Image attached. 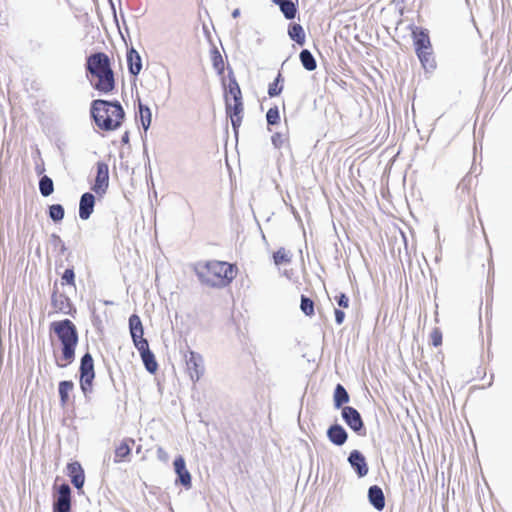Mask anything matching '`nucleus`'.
Masks as SVG:
<instances>
[{
  "mask_svg": "<svg viewBox=\"0 0 512 512\" xmlns=\"http://www.w3.org/2000/svg\"><path fill=\"white\" fill-rule=\"evenodd\" d=\"M49 216L54 221H61L64 218V208L60 204L49 207Z\"/></svg>",
  "mask_w": 512,
  "mask_h": 512,
  "instance_id": "36",
  "label": "nucleus"
},
{
  "mask_svg": "<svg viewBox=\"0 0 512 512\" xmlns=\"http://www.w3.org/2000/svg\"><path fill=\"white\" fill-rule=\"evenodd\" d=\"M273 2L280 7L281 12L287 19L295 17L297 9L293 2L290 0H273Z\"/></svg>",
  "mask_w": 512,
  "mask_h": 512,
  "instance_id": "27",
  "label": "nucleus"
},
{
  "mask_svg": "<svg viewBox=\"0 0 512 512\" xmlns=\"http://www.w3.org/2000/svg\"><path fill=\"white\" fill-rule=\"evenodd\" d=\"M95 205V197L93 194L87 192L81 196L79 204V216L81 219L86 220L93 213Z\"/></svg>",
  "mask_w": 512,
  "mask_h": 512,
  "instance_id": "17",
  "label": "nucleus"
},
{
  "mask_svg": "<svg viewBox=\"0 0 512 512\" xmlns=\"http://www.w3.org/2000/svg\"><path fill=\"white\" fill-rule=\"evenodd\" d=\"M472 180L473 178L471 176L464 177L458 184L457 189L460 190L462 193L467 192L469 194Z\"/></svg>",
  "mask_w": 512,
  "mask_h": 512,
  "instance_id": "40",
  "label": "nucleus"
},
{
  "mask_svg": "<svg viewBox=\"0 0 512 512\" xmlns=\"http://www.w3.org/2000/svg\"><path fill=\"white\" fill-rule=\"evenodd\" d=\"M273 260L275 265L279 266L290 263L291 256L285 248L281 247L273 253Z\"/></svg>",
  "mask_w": 512,
  "mask_h": 512,
  "instance_id": "32",
  "label": "nucleus"
},
{
  "mask_svg": "<svg viewBox=\"0 0 512 512\" xmlns=\"http://www.w3.org/2000/svg\"><path fill=\"white\" fill-rule=\"evenodd\" d=\"M347 402H349V395L346 389L341 384H338L334 391V405L336 408H340Z\"/></svg>",
  "mask_w": 512,
  "mask_h": 512,
  "instance_id": "29",
  "label": "nucleus"
},
{
  "mask_svg": "<svg viewBox=\"0 0 512 512\" xmlns=\"http://www.w3.org/2000/svg\"><path fill=\"white\" fill-rule=\"evenodd\" d=\"M74 390V383L71 380H64L59 382L58 393L60 398V405L65 408L71 402L70 394Z\"/></svg>",
  "mask_w": 512,
  "mask_h": 512,
  "instance_id": "22",
  "label": "nucleus"
},
{
  "mask_svg": "<svg viewBox=\"0 0 512 512\" xmlns=\"http://www.w3.org/2000/svg\"><path fill=\"white\" fill-rule=\"evenodd\" d=\"M226 104V113L231 119V123L233 128L236 130L242 122V114H243V101L242 99L237 101L227 100Z\"/></svg>",
  "mask_w": 512,
  "mask_h": 512,
  "instance_id": "12",
  "label": "nucleus"
},
{
  "mask_svg": "<svg viewBox=\"0 0 512 512\" xmlns=\"http://www.w3.org/2000/svg\"><path fill=\"white\" fill-rule=\"evenodd\" d=\"M342 417L346 424L359 435H365V429L363 420L360 413L351 406H345L342 408Z\"/></svg>",
  "mask_w": 512,
  "mask_h": 512,
  "instance_id": "6",
  "label": "nucleus"
},
{
  "mask_svg": "<svg viewBox=\"0 0 512 512\" xmlns=\"http://www.w3.org/2000/svg\"><path fill=\"white\" fill-rule=\"evenodd\" d=\"M327 436H328L329 440L337 446L343 445L348 438V435H347V432L345 431V429L341 425H338V424H334L329 427V429L327 431Z\"/></svg>",
  "mask_w": 512,
  "mask_h": 512,
  "instance_id": "21",
  "label": "nucleus"
},
{
  "mask_svg": "<svg viewBox=\"0 0 512 512\" xmlns=\"http://www.w3.org/2000/svg\"><path fill=\"white\" fill-rule=\"evenodd\" d=\"M95 378L94 361L90 353H86L81 358L80 363V387L86 395L93 390V381Z\"/></svg>",
  "mask_w": 512,
  "mask_h": 512,
  "instance_id": "5",
  "label": "nucleus"
},
{
  "mask_svg": "<svg viewBox=\"0 0 512 512\" xmlns=\"http://www.w3.org/2000/svg\"><path fill=\"white\" fill-rule=\"evenodd\" d=\"M272 142L276 147H281V145L283 143V139H282L281 135L277 133L272 136Z\"/></svg>",
  "mask_w": 512,
  "mask_h": 512,
  "instance_id": "43",
  "label": "nucleus"
},
{
  "mask_svg": "<svg viewBox=\"0 0 512 512\" xmlns=\"http://www.w3.org/2000/svg\"><path fill=\"white\" fill-rule=\"evenodd\" d=\"M202 357L201 355L195 353L194 351H190L186 356V366L188 373L192 380H199L200 376L203 373V365H202Z\"/></svg>",
  "mask_w": 512,
  "mask_h": 512,
  "instance_id": "11",
  "label": "nucleus"
},
{
  "mask_svg": "<svg viewBox=\"0 0 512 512\" xmlns=\"http://www.w3.org/2000/svg\"><path fill=\"white\" fill-rule=\"evenodd\" d=\"M135 445L133 438H124L116 447L114 451V462H128L132 455V448Z\"/></svg>",
  "mask_w": 512,
  "mask_h": 512,
  "instance_id": "10",
  "label": "nucleus"
},
{
  "mask_svg": "<svg viewBox=\"0 0 512 512\" xmlns=\"http://www.w3.org/2000/svg\"><path fill=\"white\" fill-rule=\"evenodd\" d=\"M348 461L359 477L367 475L369 469L365 457L358 450H353L350 453Z\"/></svg>",
  "mask_w": 512,
  "mask_h": 512,
  "instance_id": "15",
  "label": "nucleus"
},
{
  "mask_svg": "<svg viewBox=\"0 0 512 512\" xmlns=\"http://www.w3.org/2000/svg\"><path fill=\"white\" fill-rule=\"evenodd\" d=\"M416 54L425 70L435 69L436 61H435V57L433 55L432 49H430V50L427 49L425 51H422V52H419Z\"/></svg>",
  "mask_w": 512,
  "mask_h": 512,
  "instance_id": "25",
  "label": "nucleus"
},
{
  "mask_svg": "<svg viewBox=\"0 0 512 512\" xmlns=\"http://www.w3.org/2000/svg\"><path fill=\"white\" fill-rule=\"evenodd\" d=\"M49 328L54 333L51 344L55 364L59 368H66L75 360L79 341L77 328L69 319L54 321Z\"/></svg>",
  "mask_w": 512,
  "mask_h": 512,
  "instance_id": "1",
  "label": "nucleus"
},
{
  "mask_svg": "<svg viewBox=\"0 0 512 512\" xmlns=\"http://www.w3.org/2000/svg\"><path fill=\"white\" fill-rule=\"evenodd\" d=\"M300 61L303 65V67L308 71H313L316 69L317 64L314 56L309 50H302L300 52Z\"/></svg>",
  "mask_w": 512,
  "mask_h": 512,
  "instance_id": "30",
  "label": "nucleus"
},
{
  "mask_svg": "<svg viewBox=\"0 0 512 512\" xmlns=\"http://www.w3.org/2000/svg\"><path fill=\"white\" fill-rule=\"evenodd\" d=\"M97 174L92 190L98 194H104L109 186V168L105 162H97Z\"/></svg>",
  "mask_w": 512,
  "mask_h": 512,
  "instance_id": "7",
  "label": "nucleus"
},
{
  "mask_svg": "<svg viewBox=\"0 0 512 512\" xmlns=\"http://www.w3.org/2000/svg\"><path fill=\"white\" fill-rule=\"evenodd\" d=\"M174 469H175L176 474L178 475V480L180 481V483L183 486L190 488L191 487V475H190L189 471L186 469L185 460L182 456H178L174 460Z\"/></svg>",
  "mask_w": 512,
  "mask_h": 512,
  "instance_id": "16",
  "label": "nucleus"
},
{
  "mask_svg": "<svg viewBox=\"0 0 512 512\" xmlns=\"http://www.w3.org/2000/svg\"><path fill=\"white\" fill-rule=\"evenodd\" d=\"M335 321L338 325H341L344 322L345 319V313L342 310L335 309Z\"/></svg>",
  "mask_w": 512,
  "mask_h": 512,
  "instance_id": "42",
  "label": "nucleus"
},
{
  "mask_svg": "<svg viewBox=\"0 0 512 512\" xmlns=\"http://www.w3.org/2000/svg\"><path fill=\"white\" fill-rule=\"evenodd\" d=\"M240 99H242V92L239 84L234 77H230L225 88V102H227V100L237 101Z\"/></svg>",
  "mask_w": 512,
  "mask_h": 512,
  "instance_id": "24",
  "label": "nucleus"
},
{
  "mask_svg": "<svg viewBox=\"0 0 512 512\" xmlns=\"http://www.w3.org/2000/svg\"><path fill=\"white\" fill-rule=\"evenodd\" d=\"M267 123L270 125H276L280 122V114L278 107L270 108L266 113Z\"/></svg>",
  "mask_w": 512,
  "mask_h": 512,
  "instance_id": "38",
  "label": "nucleus"
},
{
  "mask_svg": "<svg viewBox=\"0 0 512 512\" xmlns=\"http://www.w3.org/2000/svg\"><path fill=\"white\" fill-rule=\"evenodd\" d=\"M67 473L71 478L72 484L81 489L85 482V474L81 464L77 461L67 464Z\"/></svg>",
  "mask_w": 512,
  "mask_h": 512,
  "instance_id": "14",
  "label": "nucleus"
},
{
  "mask_svg": "<svg viewBox=\"0 0 512 512\" xmlns=\"http://www.w3.org/2000/svg\"><path fill=\"white\" fill-rule=\"evenodd\" d=\"M139 115L144 130H147L151 124V110L147 106L140 103Z\"/></svg>",
  "mask_w": 512,
  "mask_h": 512,
  "instance_id": "35",
  "label": "nucleus"
},
{
  "mask_svg": "<svg viewBox=\"0 0 512 512\" xmlns=\"http://www.w3.org/2000/svg\"><path fill=\"white\" fill-rule=\"evenodd\" d=\"M195 273L201 283L213 288H225L236 278L238 268L226 261L208 260L198 263Z\"/></svg>",
  "mask_w": 512,
  "mask_h": 512,
  "instance_id": "3",
  "label": "nucleus"
},
{
  "mask_svg": "<svg viewBox=\"0 0 512 512\" xmlns=\"http://www.w3.org/2000/svg\"><path fill=\"white\" fill-rule=\"evenodd\" d=\"M430 342L434 347H438L442 344V331L440 328L435 327L430 333Z\"/></svg>",
  "mask_w": 512,
  "mask_h": 512,
  "instance_id": "39",
  "label": "nucleus"
},
{
  "mask_svg": "<svg viewBox=\"0 0 512 512\" xmlns=\"http://www.w3.org/2000/svg\"><path fill=\"white\" fill-rule=\"evenodd\" d=\"M61 285L62 286L70 285V286H73L74 288L76 287V284H75V273H74V270L72 268L66 269L64 271V273L62 274V276H61Z\"/></svg>",
  "mask_w": 512,
  "mask_h": 512,
  "instance_id": "37",
  "label": "nucleus"
},
{
  "mask_svg": "<svg viewBox=\"0 0 512 512\" xmlns=\"http://www.w3.org/2000/svg\"><path fill=\"white\" fill-rule=\"evenodd\" d=\"M90 112L97 127L104 131L118 129L125 117L124 109L119 102L102 99L92 101Z\"/></svg>",
  "mask_w": 512,
  "mask_h": 512,
  "instance_id": "4",
  "label": "nucleus"
},
{
  "mask_svg": "<svg viewBox=\"0 0 512 512\" xmlns=\"http://www.w3.org/2000/svg\"><path fill=\"white\" fill-rule=\"evenodd\" d=\"M288 34L290 38L299 45H303L305 43L306 35L303 27L300 24H291L288 28Z\"/></svg>",
  "mask_w": 512,
  "mask_h": 512,
  "instance_id": "26",
  "label": "nucleus"
},
{
  "mask_svg": "<svg viewBox=\"0 0 512 512\" xmlns=\"http://www.w3.org/2000/svg\"><path fill=\"white\" fill-rule=\"evenodd\" d=\"M39 189L43 196L47 197L53 193V181L48 176H43L39 181Z\"/></svg>",
  "mask_w": 512,
  "mask_h": 512,
  "instance_id": "34",
  "label": "nucleus"
},
{
  "mask_svg": "<svg viewBox=\"0 0 512 512\" xmlns=\"http://www.w3.org/2000/svg\"><path fill=\"white\" fill-rule=\"evenodd\" d=\"M335 300L337 301L338 305L342 308H348L349 307V298L344 294L340 293L339 295L335 296Z\"/></svg>",
  "mask_w": 512,
  "mask_h": 512,
  "instance_id": "41",
  "label": "nucleus"
},
{
  "mask_svg": "<svg viewBox=\"0 0 512 512\" xmlns=\"http://www.w3.org/2000/svg\"><path fill=\"white\" fill-rule=\"evenodd\" d=\"M370 503L377 509L382 510L385 506V497L382 489L377 486H371L368 491Z\"/></svg>",
  "mask_w": 512,
  "mask_h": 512,
  "instance_id": "23",
  "label": "nucleus"
},
{
  "mask_svg": "<svg viewBox=\"0 0 512 512\" xmlns=\"http://www.w3.org/2000/svg\"><path fill=\"white\" fill-rule=\"evenodd\" d=\"M284 77L281 72H278L275 80L269 84L268 95L270 97H276L280 95L284 88Z\"/></svg>",
  "mask_w": 512,
  "mask_h": 512,
  "instance_id": "28",
  "label": "nucleus"
},
{
  "mask_svg": "<svg viewBox=\"0 0 512 512\" xmlns=\"http://www.w3.org/2000/svg\"><path fill=\"white\" fill-rule=\"evenodd\" d=\"M137 350L141 355L142 361L146 369L149 372L154 373L158 368V364L155 360L154 354L149 349V343L145 345H140V347L137 348Z\"/></svg>",
  "mask_w": 512,
  "mask_h": 512,
  "instance_id": "19",
  "label": "nucleus"
},
{
  "mask_svg": "<svg viewBox=\"0 0 512 512\" xmlns=\"http://www.w3.org/2000/svg\"><path fill=\"white\" fill-rule=\"evenodd\" d=\"M412 36L416 53L432 49V44L427 30L416 28L413 30Z\"/></svg>",
  "mask_w": 512,
  "mask_h": 512,
  "instance_id": "13",
  "label": "nucleus"
},
{
  "mask_svg": "<svg viewBox=\"0 0 512 512\" xmlns=\"http://www.w3.org/2000/svg\"><path fill=\"white\" fill-rule=\"evenodd\" d=\"M129 329L130 334L133 340V343L136 348H139L140 345L148 344L147 339L144 338V328L142 325V321L137 314H132L129 318Z\"/></svg>",
  "mask_w": 512,
  "mask_h": 512,
  "instance_id": "9",
  "label": "nucleus"
},
{
  "mask_svg": "<svg viewBox=\"0 0 512 512\" xmlns=\"http://www.w3.org/2000/svg\"><path fill=\"white\" fill-rule=\"evenodd\" d=\"M210 57H211V62H212L213 68L217 71L218 74H223L225 65H224L222 55L219 52V50L217 48H214L211 51Z\"/></svg>",
  "mask_w": 512,
  "mask_h": 512,
  "instance_id": "31",
  "label": "nucleus"
},
{
  "mask_svg": "<svg viewBox=\"0 0 512 512\" xmlns=\"http://www.w3.org/2000/svg\"><path fill=\"white\" fill-rule=\"evenodd\" d=\"M51 302H52V307L56 313H63V314L70 313L72 304L70 302V299L67 296L54 292L52 295Z\"/></svg>",
  "mask_w": 512,
  "mask_h": 512,
  "instance_id": "18",
  "label": "nucleus"
},
{
  "mask_svg": "<svg viewBox=\"0 0 512 512\" xmlns=\"http://www.w3.org/2000/svg\"><path fill=\"white\" fill-rule=\"evenodd\" d=\"M87 79L100 93L110 94L115 90L116 79L110 57L104 52H96L86 59Z\"/></svg>",
  "mask_w": 512,
  "mask_h": 512,
  "instance_id": "2",
  "label": "nucleus"
},
{
  "mask_svg": "<svg viewBox=\"0 0 512 512\" xmlns=\"http://www.w3.org/2000/svg\"><path fill=\"white\" fill-rule=\"evenodd\" d=\"M122 141L125 143L128 142V134L127 133H125L124 136L122 137Z\"/></svg>",
  "mask_w": 512,
  "mask_h": 512,
  "instance_id": "44",
  "label": "nucleus"
},
{
  "mask_svg": "<svg viewBox=\"0 0 512 512\" xmlns=\"http://www.w3.org/2000/svg\"><path fill=\"white\" fill-rule=\"evenodd\" d=\"M70 510L71 489L68 484L63 483L58 488V495L53 505V512H70Z\"/></svg>",
  "mask_w": 512,
  "mask_h": 512,
  "instance_id": "8",
  "label": "nucleus"
},
{
  "mask_svg": "<svg viewBox=\"0 0 512 512\" xmlns=\"http://www.w3.org/2000/svg\"><path fill=\"white\" fill-rule=\"evenodd\" d=\"M314 301L304 295L301 296V311L308 317H312L315 314Z\"/></svg>",
  "mask_w": 512,
  "mask_h": 512,
  "instance_id": "33",
  "label": "nucleus"
},
{
  "mask_svg": "<svg viewBox=\"0 0 512 512\" xmlns=\"http://www.w3.org/2000/svg\"><path fill=\"white\" fill-rule=\"evenodd\" d=\"M127 66L130 74L137 76L142 69V59L139 53L133 47L127 52Z\"/></svg>",
  "mask_w": 512,
  "mask_h": 512,
  "instance_id": "20",
  "label": "nucleus"
}]
</instances>
